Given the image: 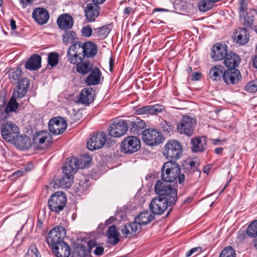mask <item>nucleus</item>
Returning a JSON list of instances; mask_svg holds the SVG:
<instances>
[{
    "label": "nucleus",
    "instance_id": "obj_1",
    "mask_svg": "<svg viewBox=\"0 0 257 257\" xmlns=\"http://www.w3.org/2000/svg\"><path fill=\"white\" fill-rule=\"evenodd\" d=\"M162 181L172 182L178 179L180 184L185 180V174L181 172L179 165L174 161H168L164 164L161 169Z\"/></svg>",
    "mask_w": 257,
    "mask_h": 257
},
{
    "label": "nucleus",
    "instance_id": "obj_2",
    "mask_svg": "<svg viewBox=\"0 0 257 257\" xmlns=\"http://www.w3.org/2000/svg\"><path fill=\"white\" fill-rule=\"evenodd\" d=\"M155 191L162 199L165 200L170 205H173L178 199L177 190L168 182L159 180L155 186Z\"/></svg>",
    "mask_w": 257,
    "mask_h": 257
},
{
    "label": "nucleus",
    "instance_id": "obj_3",
    "mask_svg": "<svg viewBox=\"0 0 257 257\" xmlns=\"http://www.w3.org/2000/svg\"><path fill=\"white\" fill-rule=\"evenodd\" d=\"M127 131L126 122L122 119L114 118L111 120L107 128L109 136L113 138H119L123 136Z\"/></svg>",
    "mask_w": 257,
    "mask_h": 257
},
{
    "label": "nucleus",
    "instance_id": "obj_4",
    "mask_svg": "<svg viewBox=\"0 0 257 257\" xmlns=\"http://www.w3.org/2000/svg\"><path fill=\"white\" fill-rule=\"evenodd\" d=\"M196 124L195 118L188 114L184 115L177 124V129L181 134L188 137L193 135L194 128Z\"/></svg>",
    "mask_w": 257,
    "mask_h": 257
},
{
    "label": "nucleus",
    "instance_id": "obj_5",
    "mask_svg": "<svg viewBox=\"0 0 257 257\" xmlns=\"http://www.w3.org/2000/svg\"><path fill=\"white\" fill-rule=\"evenodd\" d=\"M163 153L167 158L178 159L182 155V146L178 141L170 140L165 145Z\"/></svg>",
    "mask_w": 257,
    "mask_h": 257
},
{
    "label": "nucleus",
    "instance_id": "obj_6",
    "mask_svg": "<svg viewBox=\"0 0 257 257\" xmlns=\"http://www.w3.org/2000/svg\"><path fill=\"white\" fill-rule=\"evenodd\" d=\"M66 196L62 192L58 191L51 195L48 200V207L50 209L55 212L62 211L66 205Z\"/></svg>",
    "mask_w": 257,
    "mask_h": 257
},
{
    "label": "nucleus",
    "instance_id": "obj_7",
    "mask_svg": "<svg viewBox=\"0 0 257 257\" xmlns=\"http://www.w3.org/2000/svg\"><path fill=\"white\" fill-rule=\"evenodd\" d=\"M82 51L81 43H75L69 47L67 57L71 64L76 65L83 61L85 57Z\"/></svg>",
    "mask_w": 257,
    "mask_h": 257
},
{
    "label": "nucleus",
    "instance_id": "obj_8",
    "mask_svg": "<svg viewBox=\"0 0 257 257\" xmlns=\"http://www.w3.org/2000/svg\"><path fill=\"white\" fill-rule=\"evenodd\" d=\"M1 133L3 139L8 142H14L18 138L19 129L11 121H7L2 125Z\"/></svg>",
    "mask_w": 257,
    "mask_h": 257
},
{
    "label": "nucleus",
    "instance_id": "obj_9",
    "mask_svg": "<svg viewBox=\"0 0 257 257\" xmlns=\"http://www.w3.org/2000/svg\"><path fill=\"white\" fill-rule=\"evenodd\" d=\"M96 234L94 232H92L89 236L87 237V246L88 251L86 250L84 247L82 245L77 246L75 248L73 253V257H85L89 253L91 249L95 247L93 252L95 255H96Z\"/></svg>",
    "mask_w": 257,
    "mask_h": 257
},
{
    "label": "nucleus",
    "instance_id": "obj_10",
    "mask_svg": "<svg viewBox=\"0 0 257 257\" xmlns=\"http://www.w3.org/2000/svg\"><path fill=\"white\" fill-rule=\"evenodd\" d=\"M66 235V230L65 228L61 226H57L53 228L49 232L47 238L48 244L51 247L56 246L61 242L63 241V239Z\"/></svg>",
    "mask_w": 257,
    "mask_h": 257
},
{
    "label": "nucleus",
    "instance_id": "obj_11",
    "mask_svg": "<svg viewBox=\"0 0 257 257\" xmlns=\"http://www.w3.org/2000/svg\"><path fill=\"white\" fill-rule=\"evenodd\" d=\"M120 147L121 152L133 154L140 149L141 142L136 136H128L122 140Z\"/></svg>",
    "mask_w": 257,
    "mask_h": 257
},
{
    "label": "nucleus",
    "instance_id": "obj_12",
    "mask_svg": "<svg viewBox=\"0 0 257 257\" xmlns=\"http://www.w3.org/2000/svg\"><path fill=\"white\" fill-rule=\"evenodd\" d=\"M162 134L156 129H146L142 133V140L149 146H155L162 142Z\"/></svg>",
    "mask_w": 257,
    "mask_h": 257
},
{
    "label": "nucleus",
    "instance_id": "obj_13",
    "mask_svg": "<svg viewBox=\"0 0 257 257\" xmlns=\"http://www.w3.org/2000/svg\"><path fill=\"white\" fill-rule=\"evenodd\" d=\"M49 130L52 134L58 135L63 134L67 124L65 120L61 117L51 118L49 122Z\"/></svg>",
    "mask_w": 257,
    "mask_h": 257
},
{
    "label": "nucleus",
    "instance_id": "obj_14",
    "mask_svg": "<svg viewBox=\"0 0 257 257\" xmlns=\"http://www.w3.org/2000/svg\"><path fill=\"white\" fill-rule=\"evenodd\" d=\"M33 142L36 147L43 149L47 147L52 143V137L47 131H41L34 136Z\"/></svg>",
    "mask_w": 257,
    "mask_h": 257
},
{
    "label": "nucleus",
    "instance_id": "obj_15",
    "mask_svg": "<svg viewBox=\"0 0 257 257\" xmlns=\"http://www.w3.org/2000/svg\"><path fill=\"white\" fill-rule=\"evenodd\" d=\"M169 203L161 197H155L150 204V209L154 215H161L166 210Z\"/></svg>",
    "mask_w": 257,
    "mask_h": 257
},
{
    "label": "nucleus",
    "instance_id": "obj_16",
    "mask_svg": "<svg viewBox=\"0 0 257 257\" xmlns=\"http://www.w3.org/2000/svg\"><path fill=\"white\" fill-rule=\"evenodd\" d=\"M241 78L240 71L237 69H229L225 70L223 74L222 79L227 85L235 84Z\"/></svg>",
    "mask_w": 257,
    "mask_h": 257
},
{
    "label": "nucleus",
    "instance_id": "obj_17",
    "mask_svg": "<svg viewBox=\"0 0 257 257\" xmlns=\"http://www.w3.org/2000/svg\"><path fill=\"white\" fill-rule=\"evenodd\" d=\"M165 107L160 104L146 105L137 108L135 110V114L137 115H157L162 112Z\"/></svg>",
    "mask_w": 257,
    "mask_h": 257
},
{
    "label": "nucleus",
    "instance_id": "obj_18",
    "mask_svg": "<svg viewBox=\"0 0 257 257\" xmlns=\"http://www.w3.org/2000/svg\"><path fill=\"white\" fill-rule=\"evenodd\" d=\"M227 53V47L226 45L216 43L211 49V56L214 61H220L224 59Z\"/></svg>",
    "mask_w": 257,
    "mask_h": 257
},
{
    "label": "nucleus",
    "instance_id": "obj_19",
    "mask_svg": "<svg viewBox=\"0 0 257 257\" xmlns=\"http://www.w3.org/2000/svg\"><path fill=\"white\" fill-rule=\"evenodd\" d=\"M81 169L79 165V160L77 157H70L67 159V162L63 166V173H68L73 176L77 172V170Z\"/></svg>",
    "mask_w": 257,
    "mask_h": 257
},
{
    "label": "nucleus",
    "instance_id": "obj_20",
    "mask_svg": "<svg viewBox=\"0 0 257 257\" xmlns=\"http://www.w3.org/2000/svg\"><path fill=\"white\" fill-rule=\"evenodd\" d=\"M139 224L134 221L123 225L120 231L124 238H132L136 235L139 230Z\"/></svg>",
    "mask_w": 257,
    "mask_h": 257
},
{
    "label": "nucleus",
    "instance_id": "obj_21",
    "mask_svg": "<svg viewBox=\"0 0 257 257\" xmlns=\"http://www.w3.org/2000/svg\"><path fill=\"white\" fill-rule=\"evenodd\" d=\"M32 17L38 24L43 25L47 22L49 19L48 12L44 8H38L32 13Z\"/></svg>",
    "mask_w": 257,
    "mask_h": 257
},
{
    "label": "nucleus",
    "instance_id": "obj_22",
    "mask_svg": "<svg viewBox=\"0 0 257 257\" xmlns=\"http://www.w3.org/2000/svg\"><path fill=\"white\" fill-rule=\"evenodd\" d=\"M198 164L195 161H192L189 164H187L182 169L183 174H185V178L187 180L192 179L194 176L200 174V171L197 169Z\"/></svg>",
    "mask_w": 257,
    "mask_h": 257
},
{
    "label": "nucleus",
    "instance_id": "obj_23",
    "mask_svg": "<svg viewBox=\"0 0 257 257\" xmlns=\"http://www.w3.org/2000/svg\"><path fill=\"white\" fill-rule=\"evenodd\" d=\"M224 59V65L229 69H235L240 62L239 55L233 52L227 53Z\"/></svg>",
    "mask_w": 257,
    "mask_h": 257
},
{
    "label": "nucleus",
    "instance_id": "obj_24",
    "mask_svg": "<svg viewBox=\"0 0 257 257\" xmlns=\"http://www.w3.org/2000/svg\"><path fill=\"white\" fill-rule=\"evenodd\" d=\"M225 69L221 65H215L210 69L208 73V77L213 81H220L223 77Z\"/></svg>",
    "mask_w": 257,
    "mask_h": 257
},
{
    "label": "nucleus",
    "instance_id": "obj_25",
    "mask_svg": "<svg viewBox=\"0 0 257 257\" xmlns=\"http://www.w3.org/2000/svg\"><path fill=\"white\" fill-rule=\"evenodd\" d=\"M59 28L63 30H67L71 29L73 26V19L68 14H63L60 15L57 21Z\"/></svg>",
    "mask_w": 257,
    "mask_h": 257
},
{
    "label": "nucleus",
    "instance_id": "obj_26",
    "mask_svg": "<svg viewBox=\"0 0 257 257\" xmlns=\"http://www.w3.org/2000/svg\"><path fill=\"white\" fill-rule=\"evenodd\" d=\"M53 252L57 257H68L70 255V248L65 242L56 244L52 247Z\"/></svg>",
    "mask_w": 257,
    "mask_h": 257
},
{
    "label": "nucleus",
    "instance_id": "obj_27",
    "mask_svg": "<svg viewBox=\"0 0 257 257\" xmlns=\"http://www.w3.org/2000/svg\"><path fill=\"white\" fill-rule=\"evenodd\" d=\"M155 218L154 215L149 211L141 212L135 218L134 222L139 224V229L142 225H146L153 220Z\"/></svg>",
    "mask_w": 257,
    "mask_h": 257
},
{
    "label": "nucleus",
    "instance_id": "obj_28",
    "mask_svg": "<svg viewBox=\"0 0 257 257\" xmlns=\"http://www.w3.org/2000/svg\"><path fill=\"white\" fill-rule=\"evenodd\" d=\"M146 124L145 122L139 118H136L130 122L129 125L131 132L135 135H142L145 130Z\"/></svg>",
    "mask_w": 257,
    "mask_h": 257
},
{
    "label": "nucleus",
    "instance_id": "obj_29",
    "mask_svg": "<svg viewBox=\"0 0 257 257\" xmlns=\"http://www.w3.org/2000/svg\"><path fill=\"white\" fill-rule=\"evenodd\" d=\"M234 39L237 44L240 45H244L249 40V34L246 29L243 28H239L234 34Z\"/></svg>",
    "mask_w": 257,
    "mask_h": 257
},
{
    "label": "nucleus",
    "instance_id": "obj_30",
    "mask_svg": "<svg viewBox=\"0 0 257 257\" xmlns=\"http://www.w3.org/2000/svg\"><path fill=\"white\" fill-rule=\"evenodd\" d=\"M17 89L13 92V95L17 98H22L27 92L28 88L29 86V83L27 79L23 78L17 82Z\"/></svg>",
    "mask_w": 257,
    "mask_h": 257
},
{
    "label": "nucleus",
    "instance_id": "obj_31",
    "mask_svg": "<svg viewBox=\"0 0 257 257\" xmlns=\"http://www.w3.org/2000/svg\"><path fill=\"white\" fill-rule=\"evenodd\" d=\"M82 52L85 57L92 58L96 54V46L95 43L88 41L81 43Z\"/></svg>",
    "mask_w": 257,
    "mask_h": 257
},
{
    "label": "nucleus",
    "instance_id": "obj_32",
    "mask_svg": "<svg viewBox=\"0 0 257 257\" xmlns=\"http://www.w3.org/2000/svg\"><path fill=\"white\" fill-rule=\"evenodd\" d=\"M41 66V57L37 54L33 55L26 62L25 67L30 70H37Z\"/></svg>",
    "mask_w": 257,
    "mask_h": 257
},
{
    "label": "nucleus",
    "instance_id": "obj_33",
    "mask_svg": "<svg viewBox=\"0 0 257 257\" xmlns=\"http://www.w3.org/2000/svg\"><path fill=\"white\" fill-rule=\"evenodd\" d=\"M106 235L108 242L112 245L117 244L120 240V234L115 225H113L108 227Z\"/></svg>",
    "mask_w": 257,
    "mask_h": 257
},
{
    "label": "nucleus",
    "instance_id": "obj_34",
    "mask_svg": "<svg viewBox=\"0 0 257 257\" xmlns=\"http://www.w3.org/2000/svg\"><path fill=\"white\" fill-rule=\"evenodd\" d=\"M63 174L64 175L62 177L57 179L55 184L58 188H69L73 182V176L67 173Z\"/></svg>",
    "mask_w": 257,
    "mask_h": 257
},
{
    "label": "nucleus",
    "instance_id": "obj_35",
    "mask_svg": "<svg viewBox=\"0 0 257 257\" xmlns=\"http://www.w3.org/2000/svg\"><path fill=\"white\" fill-rule=\"evenodd\" d=\"M206 147V141L204 137L192 139L191 148L193 152H202Z\"/></svg>",
    "mask_w": 257,
    "mask_h": 257
},
{
    "label": "nucleus",
    "instance_id": "obj_36",
    "mask_svg": "<svg viewBox=\"0 0 257 257\" xmlns=\"http://www.w3.org/2000/svg\"><path fill=\"white\" fill-rule=\"evenodd\" d=\"M62 42L65 45L73 44L78 42L76 33L73 31L65 30L62 36Z\"/></svg>",
    "mask_w": 257,
    "mask_h": 257
},
{
    "label": "nucleus",
    "instance_id": "obj_37",
    "mask_svg": "<svg viewBox=\"0 0 257 257\" xmlns=\"http://www.w3.org/2000/svg\"><path fill=\"white\" fill-rule=\"evenodd\" d=\"M91 88L83 89L79 97V100L82 103L88 104L93 100V96L92 94Z\"/></svg>",
    "mask_w": 257,
    "mask_h": 257
},
{
    "label": "nucleus",
    "instance_id": "obj_38",
    "mask_svg": "<svg viewBox=\"0 0 257 257\" xmlns=\"http://www.w3.org/2000/svg\"><path fill=\"white\" fill-rule=\"evenodd\" d=\"M110 139L107 137L104 132H97V149L103 147L108 148L110 145Z\"/></svg>",
    "mask_w": 257,
    "mask_h": 257
},
{
    "label": "nucleus",
    "instance_id": "obj_39",
    "mask_svg": "<svg viewBox=\"0 0 257 257\" xmlns=\"http://www.w3.org/2000/svg\"><path fill=\"white\" fill-rule=\"evenodd\" d=\"M76 65H77V72L82 75L86 74L93 69V64L88 61H82Z\"/></svg>",
    "mask_w": 257,
    "mask_h": 257
},
{
    "label": "nucleus",
    "instance_id": "obj_40",
    "mask_svg": "<svg viewBox=\"0 0 257 257\" xmlns=\"http://www.w3.org/2000/svg\"><path fill=\"white\" fill-rule=\"evenodd\" d=\"M10 82L12 83H16L18 82L23 74L20 68H13L10 69L7 72Z\"/></svg>",
    "mask_w": 257,
    "mask_h": 257
},
{
    "label": "nucleus",
    "instance_id": "obj_41",
    "mask_svg": "<svg viewBox=\"0 0 257 257\" xmlns=\"http://www.w3.org/2000/svg\"><path fill=\"white\" fill-rule=\"evenodd\" d=\"M159 127L163 130L165 134H169L172 133L174 129V126L170 122H168L163 118L159 119Z\"/></svg>",
    "mask_w": 257,
    "mask_h": 257
},
{
    "label": "nucleus",
    "instance_id": "obj_42",
    "mask_svg": "<svg viewBox=\"0 0 257 257\" xmlns=\"http://www.w3.org/2000/svg\"><path fill=\"white\" fill-rule=\"evenodd\" d=\"M17 139V142L16 141L15 142L17 144L20 149H28L31 147V140L29 137L27 136L24 137H21Z\"/></svg>",
    "mask_w": 257,
    "mask_h": 257
},
{
    "label": "nucleus",
    "instance_id": "obj_43",
    "mask_svg": "<svg viewBox=\"0 0 257 257\" xmlns=\"http://www.w3.org/2000/svg\"><path fill=\"white\" fill-rule=\"evenodd\" d=\"M111 29V25H107L97 29V37L100 39H103L107 37Z\"/></svg>",
    "mask_w": 257,
    "mask_h": 257
},
{
    "label": "nucleus",
    "instance_id": "obj_44",
    "mask_svg": "<svg viewBox=\"0 0 257 257\" xmlns=\"http://www.w3.org/2000/svg\"><path fill=\"white\" fill-rule=\"evenodd\" d=\"M93 5V4H88L85 9V16L89 22H93L95 20V16Z\"/></svg>",
    "mask_w": 257,
    "mask_h": 257
},
{
    "label": "nucleus",
    "instance_id": "obj_45",
    "mask_svg": "<svg viewBox=\"0 0 257 257\" xmlns=\"http://www.w3.org/2000/svg\"><path fill=\"white\" fill-rule=\"evenodd\" d=\"M16 97L15 95H12L11 98L6 108L4 109L7 112L10 113L15 111L18 106V104L16 101Z\"/></svg>",
    "mask_w": 257,
    "mask_h": 257
},
{
    "label": "nucleus",
    "instance_id": "obj_46",
    "mask_svg": "<svg viewBox=\"0 0 257 257\" xmlns=\"http://www.w3.org/2000/svg\"><path fill=\"white\" fill-rule=\"evenodd\" d=\"M213 4L210 0H199L198 7L200 11L206 12L212 8Z\"/></svg>",
    "mask_w": 257,
    "mask_h": 257
},
{
    "label": "nucleus",
    "instance_id": "obj_47",
    "mask_svg": "<svg viewBox=\"0 0 257 257\" xmlns=\"http://www.w3.org/2000/svg\"><path fill=\"white\" fill-rule=\"evenodd\" d=\"M247 234L251 237L257 236V220L252 221L247 227Z\"/></svg>",
    "mask_w": 257,
    "mask_h": 257
},
{
    "label": "nucleus",
    "instance_id": "obj_48",
    "mask_svg": "<svg viewBox=\"0 0 257 257\" xmlns=\"http://www.w3.org/2000/svg\"><path fill=\"white\" fill-rule=\"evenodd\" d=\"M92 158L87 154H85L81 156L80 161L79 160V165L81 169L87 167L91 162Z\"/></svg>",
    "mask_w": 257,
    "mask_h": 257
},
{
    "label": "nucleus",
    "instance_id": "obj_49",
    "mask_svg": "<svg viewBox=\"0 0 257 257\" xmlns=\"http://www.w3.org/2000/svg\"><path fill=\"white\" fill-rule=\"evenodd\" d=\"M26 257H41V254L35 244L31 245L26 254Z\"/></svg>",
    "mask_w": 257,
    "mask_h": 257
},
{
    "label": "nucleus",
    "instance_id": "obj_50",
    "mask_svg": "<svg viewBox=\"0 0 257 257\" xmlns=\"http://www.w3.org/2000/svg\"><path fill=\"white\" fill-rule=\"evenodd\" d=\"M85 82L88 85H95L96 84V68H94L92 72L87 77Z\"/></svg>",
    "mask_w": 257,
    "mask_h": 257
},
{
    "label": "nucleus",
    "instance_id": "obj_51",
    "mask_svg": "<svg viewBox=\"0 0 257 257\" xmlns=\"http://www.w3.org/2000/svg\"><path fill=\"white\" fill-rule=\"evenodd\" d=\"M59 55L56 52L49 53L48 56V64L52 67L56 66L58 63Z\"/></svg>",
    "mask_w": 257,
    "mask_h": 257
},
{
    "label": "nucleus",
    "instance_id": "obj_52",
    "mask_svg": "<svg viewBox=\"0 0 257 257\" xmlns=\"http://www.w3.org/2000/svg\"><path fill=\"white\" fill-rule=\"evenodd\" d=\"M219 257H235V252L231 246H228L222 251Z\"/></svg>",
    "mask_w": 257,
    "mask_h": 257
},
{
    "label": "nucleus",
    "instance_id": "obj_53",
    "mask_svg": "<svg viewBox=\"0 0 257 257\" xmlns=\"http://www.w3.org/2000/svg\"><path fill=\"white\" fill-rule=\"evenodd\" d=\"M96 135L93 133V136L88 139L87 142V147L90 151L96 149Z\"/></svg>",
    "mask_w": 257,
    "mask_h": 257
},
{
    "label": "nucleus",
    "instance_id": "obj_54",
    "mask_svg": "<svg viewBox=\"0 0 257 257\" xmlns=\"http://www.w3.org/2000/svg\"><path fill=\"white\" fill-rule=\"evenodd\" d=\"M241 18L243 19V25L246 27H250L253 23V16L247 13L243 16H240Z\"/></svg>",
    "mask_w": 257,
    "mask_h": 257
},
{
    "label": "nucleus",
    "instance_id": "obj_55",
    "mask_svg": "<svg viewBox=\"0 0 257 257\" xmlns=\"http://www.w3.org/2000/svg\"><path fill=\"white\" fill-rule=\"evenodd\" d=\"M247 10V0H239V12L240 16H243Z\"/></svg>",
    "mask_w": 257,
    "mask_h": 257
},
{
    "label": "nucleus",
    "instance_id": "obj_56",
    "mask_svg": "<svg viewBox=\"0 0 257 257\" xmlns=\"http://www.w3.org/2000/svg\"><path fill=\"white\" fill-rule=\"evenodd\" d=\"M245 89L247 92L254 93L257 91V85L253 82H249L245 86Z\"/></svg>",
    "mask_w": 257,
    "mask_h": 257
},
{
    "label": "nucleus",
    "instance_id": "obj_57",
    "mask_svg": "<svg viewBox=\"0 0 257 257\" xmlns=\"http://www.w3.org/2000/svg\"><path fill=\"white\" fill-rule=\"evenodd\" d=\"M81 32L83 36L85 37H89L92 34V30L90 27L87 26L84 27L82 29Z\"/></svg>",
    "mask_w": 257,
    "mask_h": 257
},
{
    "label": "nucleus",
    "instance_id": "obj_58",
    "mask_svg": "<svg viewBox=\"0 0 257 257\" xmlns=\"http://www.w3.org/2000/svg\"><path fill=\"white\" fill-rule=\"evenodd\" d=\"M9 116V112L3 108H0V121H5Z\"/></svg>",
    "mask_w": 257,
    "mask_h": 257
},
{
    "label": "nucleus",
    "instance_id": "obj_59",
    "mask_svg": "<svg viewBox=\"0 0 257 257\" xmlns=\"http://www.w3.org/2000/svg\"><path fill=\"white\" fill-rule=\"evenodd\" d=\"M202 251V248L200 247H194L192 249H191L186 254V257H189L192 255L195 252H198L200 253Z\"/></svg>",
    "mask_w": 257,
    "mask_h": 257
},
{
    "label": "nucleus",
    "instance_id": "obj_60",
    "mask_svg": "<svg viewBox=\"0 0 257 257\" xmlns=\"http://www.w3.org/2000/svg\"><path fill=\"white\" fill-rule=\"evenodd\" d=\"M201 76V74L200 73L198 72H193L191 76V80H198L200 79Z\"/></svg>",
    "mask_w": 257,
    "mask_h": 257
},
{
    "label": "nucleus",
    "instance_id": "obj_61",
    "mask_svg": "<svg viewBox=\"0 0 257 257\" xmlns=\"http://www.w3.org/2000/svg\"><path fill=\"white\" fill-rule=\"evenodd\" d=\"M103 80V77L102 76L99 69L97 68V84H101Z\"/></svg>",
    "mask_w": 257,
    "mask_h": 257
},
{
    "label": "nucleus",
    "instance_id": "obj_62",
    "mask_svg": "<svg viewBox=\"0 0 257 257\" xmlns=\"http://www.w3.org/2000/svg\"><path fill=\"white\" fill-rule=\"evenodd\" d=\"M79 185L80 187H82V190H83L86 189L88 187L87 180H85L84 181H81L79 183Z\"/></svg>",
    "mask_w": 257,
    "mask_h": 257
},
{
    "label": "nucleus",
    "instance_id": "obj_63",
    "mask_svg": "<svg viewBox=\"0 0 257 257\" xmlns=\"http://www.w3.org/2000/svg\"><path fill=\"white\" fill-rule=\"evenodd\" d=\"M20 1L23 5V8H25L28 5L31 4L33 0H20Z\"/></svg>",
    "mask_w": 257,
    "mask_h": 257
},
{
    "label": "nucleus",
    "instance_id": "obj_64",
    "mask_svg": "<svg viewBox=\"0 0 257 257\" xmlns=\"http://www.w3.org/2000/svg\"><path fill=\"white\" fill-rule=\"evenodd\" d=\"M113 64H114V59L111 56L110 57L109 60V70L110 72H112V71H113Z\"/></svg>",
    "mask_w": 257,
    "mask_h": 257
}]
</instances>
